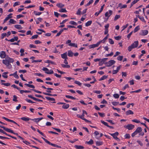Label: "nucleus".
Instances as JSON below:
<instances>
[{"label": "nucleus", "mask_w": 149, "mask_h": 149, "mask_svg": "<svg viewBox=\"0 0 149 149\" xmlns=\"http://www.w3.org/2000/svg\"><path fill=\"white\" fill-rule=\"evenodd\" d=\"M68 55L70 57H72L73 56V53L71 50H70L68 51Z\"/></svg>", "instance_id": "15"}, {"label": "nucleus", "mask_w": 149, "mask_h": 149, "mask_svg": "<svg viewBox=\"0 0 149 149\" xmlns=\"http://www.w3.org/2000/svg\"><path fill=\"white\" fill-rule=\"evenodd\" d=\"M110 134L111 136H112L113 137V138L115 139L116 137H117V136L118 135L119 133L118 132H116L114 133H110Z\"/></svg>", "instance_id": "12"}, {"label": "nucleus", "mask_w": 149, "mask_h": 149, "mask_svg": "<svg viewBox=\"0 0 149 149\" xmlns=\"http://www.w3.org/2000/svg\"><path fill=\"white\" fill-rule=\"evenodd\" d=\"M142 21L144 22H146V21L145 20V19H144V18L143 17L140 16V17L139 18Z\"/></svg>", "instance_id": "47"}, {"label": "nucleus", "mask_w": 149, "mask_h": 149, "mask_svg": "<svg viewBox=\"0 0 149 149\" xmlns=\"http://www.w3.org/2000/svg\"><path fill=\"white\" fill-rule=\"evenodd\" d=\"M74 147L77 149H84V147L83 146L77 145H75L74 146Z\"/></svg>", "instance_id": "19"}, {"label": "nucleus", "mask_w": 149, "mask_h": 149, "mask_svg": "<svg viewBox=\"0 0 149 149\" xmlns=\"http://www.w3.org/2000/svg\"><path fill=\"white\" fill-rule=\"evenodd\" d=\"M101 123H102V124H104L105 125V126H107V127L109 125H108V123H107L104 122V121L103 120H101Z\"/></svg>", "instance_id": "52"}, {"label": "nucleus", "mask_w": 149, "mask_h": 149, "mask_svg": "<svg viewBox=\"0 0 149 149\" xmlns=\"http://www.w3.org/2000/svg\"><path fill=\"white\" fill-rule=\"evenodd\" d=\"M142 130V128L140 127H138L134 132L132 134V137L134 136L135 135H136L138 133H140L141 132Z\"/></svg>", "instance_id": "3"}, {"label": "nucleus", "mask_w": 149, "mask_h": 149, "mask_svg": "<svg viewBox=\"0 0 149 149\" xmlns=\"http://www.w3.org/2000/svg\"><path fill=\"white\" fill-rule=\"evenodd\" d=\"M2 118L3 119L6 120L7 121H9V122H12V123H13V120L8 119L7 118H6L4 117H2Z\"/></svg>", "instance_id": "41"}, {"label": "nucleus", "mask_w": 149, "mask_h": 149, "mask_svg": "<svg viewBox=\"0 0 149 149\" xmlns=\"http://www.w3.org/2000/svg\"><path fill=\"white\" fill-rule=\"evenodd\" d=\"M123 58V56H119L117 58V59L118 60L121 61L122 60Z\"/></svg>", "instance_id": "53"}, {"label": "nucleus", "mask_w": 149, "mask_h": 149, "mask_svg": "<svg viewBox=\"0 0 149 149\" xmlns=\"http://www.w3.org/2000/svg\"><path fill=\"white\" fill-rule=\"evenodd\" d=\"M130 137V135L128 134H127L125 135V139H129Z\"/></svg>", "instance_id": "55"}, {"label": "nucleus", "mask_w": 149, "mask_h": 149, "mask_svg": "<svg viewBox=\"0 0 149 149\" xmlns=\"http://www.w3.org/2000/svg\"><path fill=\"white\" fill-rule=\"evenodd\" d=\"M98 114L101 117H103L104 116V114L103 113H101L99 112H98Z\"/></svg>", "instance_id": "63"}, {"label": "nucleus", "mask_w": 149, "mask_h": 149, "mask_svg": "<svg viewBox=\"0 0 149 149\" xmlns=\"http://www.w3.org/2000/svg\"><path fill=\"white\" fill-rule=\"evenodd\" d=\"M25 100H26V101H27V102H28L29 103H35V102L32 101L31 100H29V99H26Z\"/></svg>", "instance_id": "58"}, {"label": "nucleus", "mask_w": 149, "mask_h": 149, "mask_svg": "<svg viewBox=\"0 0 149 149\" xmlns=\"http://www.w3.org/2000/svg\"><path fill=\"white\" fill-rule=\"evenodd\" d=\"M69 107V105L68 104H66L65 103H64V104L62 106V108L65 109H67Z\"/></svg>", "instance_id": "17"}, {"label": "nucleus", "mask_w": 149, "mask_h": 149, "mask_svg": "<svg viewBox=\"0 0 149 149\" xmlns=\"http://www.w3.org/2000/svg\"><path fill=\"white\" fill-rule=\"evenodd\" d=\"M112 103L113 105L116 106L119 104V102H112Z\"/></svg>", "instance_id": "54"}, {"label": "nucleus", "mask_w": 149, "mask_h": 149, "mask_svg": "<svg viewBox=\"0 0 149 149\" xmlns=\"http://www.w3.org/2000/svg\"><path fill=\"white\" fill-rule=\"evenodd\" d=\"M77 116L78 118H80L81 119L84 120L85 118H84V114L82 113V115H80L79 114L77 115Z\"/></svg>", "instance_id": "18"}, {"label": "nucleus", "mask_w": 149, "mask_h": 149, "mask_svg": "<svg viewBox=\"0 0 149 149\" xmlns=\"http://www.w3.org/2000/svg\"><path fill=\"white\" fill-rule=\"evenodd\" d=\"M126 114L127 115H129L130 114H134L133 112L131 110H129L126 112Z\"/></svg>", "instance_id": "23"}, {"label": "nucleus", "mask_w": 149, "mask_h": 149, "mask_svg": "<svg viewBox=\"0 0 149 149\" xmlns=\"http://www.w3.org/2000/svg\"><path fill=\"white\" fill-rule=\"evenodd\" d=\"M107 59V58H104L102 59H101V60L100 61L102 62V63H104V62L106 61Z\"/></svg>", "instance_id": "44"}, {"label": "nucleus", "mask_w": 149, "mask_h": 149, "mask_svg": "<svg viewBox=\"0 0 149 149\" xmlns=\"http://www.w3.org/2000/svg\"><path fill=\"white\" fill-rule=\"evenodd\" d=\"M148 33V31L147 30H141V32L139 33L140 35L144 36L147 35Z\"/></svg>", "instance_id": "6"}, {"label": "nucleus", "mask_w": 149, "mask_h": 149, "mask_svg": "<svg viewBox=\"0 0 149 149\" xmlns=\"http://www.w3.org/2000/svg\"><path fill=\"white\" fill-rule=\"evenodd\" d=\"M7 35L6 33H3L1 34V38L3 39Z\"/></svg>", "instance_id": "64"}, {"label": "nucleus", "mask_w": 149, "mask_h": 149, "mask_svg": "<svg viewBox=\"0 0 149 149\" xmlns=\"http://www.w3.org/2000/svg\"><path fill=\"white\" fill-rule=\"evenodd\" d=\"M0 57L2 58H5V59L3 60L2 63L6 65L9 68H12V65L10 63H13L14 61V60L8 56H6L5 52L3 51H1L0 52Z\"/></svg>", "instance_id": "1"}, {"label": "nucleus", "mask_w": 149, "mask_h": 149, "mask_svg": "<svg viewBox=\"0 0 149 149\" xmlns=\"http://www.w3.org/2000/svg\"><path fill=\"white\" fill-rule=\"evenodd\" d=\"M45 98L47 100H49L51 101H55V99L53 98L50 97H46Z\"/></svg>", "instance_id": "28"}, {"label": "nucleus", "mask_w": 149, "mask_h": 149, "mask_svg": "<svg viewBox=\"0 0 149 149\" xmlns=\"http://www.w3.org/2000/svg\"><path fill=\"white\" fill-rule=\"evenodd\" d=\"M21 119L25 121H28L29 120H31L30 118H26L25 117H23L21 118Z\"/></svg>", "instance_id": "27"}, {"label": "nucleus", "mask_w": 149, "mask_h": 149, "mask_svg": "<svg viewBox=\"0 0 149 149\" xmlns=\"http://www.w3.org/2000/svg\"><path fill=\"white\" fill-rule=\"evenodd\" d=\"M34 13L36 15H40L41 14V12H37L36 11L34 10Z\"/></svg>", "instance_id": "45"}, {"label": "nucleus", "mask_w": 149, "mask_h": 149, "mask_svg": "<svg viewBox=\"0 0 149 149\" xmlns=\"http://www.w3.org/2000/svg\"><path fill=\"white\" fill-rule=\"evenodd\" d=\"M115 63V61L113 60H111L109 61L108 62H106L105 64L106 65V66L107 67H110Z\"/></svg>", "instance_id": "5"}, {"label": "nucleus", "mask_w": 149, "mask_h": 149, "mask_svg": "<svg viewBox=\"0 0 149 149\" xmlns=\"http://www.w3.org/2000/svg\"><path fill=\"white\" fill-rule=\"evenodd\" d=\"M120 17V16L119 15H115L114 20L115 21L116 20L118 19H119Z\"/></svg>", "instance_id": "50"}, {"label": "nucleus", "mask_w": 149, "mask_h": 149, "mask_svg": "<svg viewBox=\"0 0 149 149\" xmlns=\"http://www.w3.org/2000/svg\"><path fill=\"white\" fill-rule=\"evenodd\" d=\"M109 43L111 45L113 44L114 43L113 41L111 38L109 39Z\"/></svg>", "instance_id": "46"}, {"label": "nucleus", "mask_w": 149, "mask_h": 149, "mask_svg": "<svg viewBox=\"0 0 149 149\" xmlns=\"http://www.w3.org/2000/svg\"><path fill=\"white\" fill-rule=\"evenodd\" d=\"M101 43V41H99L96 44H93L90 45L89 46L90 49L94 48L96 47H97Z\"/></svg>", "instance_id": "8"}, {"label": "nucleus", "mask_w": 149, "mask_h": 149, "mask_svg": "<svg viewBox=\"0 0 149 149\" xmlns=\"http://www.w3.org/2000/svg\"><path fill=\"white\" fill-rule=\"evenodd\" d=\"M69 23L71 24L72 25H77V23L76 22L73 21H70L69 22Z\"/></svg>", "instance_id": "48"}, {"label": "nucleus", "mask_w": 149, "mask_h": 149, "mask_svg": "<svg viewBox=\"0 0 149 149\" xmlns=\"http://www.w3.org/2000/svg\"><path fill=\"white\" fill-rule=\"evenodd\" d=\"M135 43H136V45L135 46H133V45L134 44H132L130 46H129L128 48V50L129 52H130L134 48L136 47V45L137 44V42H135Z\"/></svg>", "instance_id": "10"}, {"label": "nucleus", "mask_w": 149, "mask_h": 149, "mask_svg": "<svg viewBox=\"0 0 149 149\" xmlns=\"http://www.w3.org/2000/svg\"><path fill=\"white\" fill-rule=\"evenodd\" d=\"M103 143L102 142L97 141L96 142V144L97 146H100Z\"/></svg>", "instance_id": "42"}, {"label": "nucleus", "mask_w": 149, "mask_h": 149, "mask_svg": "<svg viewBox=\"0 0 149 149\" xmlns=\"http://www.w3.org/2000/svg\"><path fill=\"white\" fill-rule=\"evenodd\" d=\"M9 22L11 24H15L16 23V22L13 19H11L9 20Z\"/></svg>", "instance_id": "33"}, {"label": "nucleus", "mask_w": 149, "mask_h": 149, "mask_svg": "<svg viewBox=\"0 0 149 149\" xmlns=\"http://www.w3.org/2000/svg\"><path fill=\"white\" fill-rule=\"evenodd\" d=\"M20 92L21 94H23V93H30L31 92V91H30L21 90L20 91Z\"/></svg>", "instance_id": "30"}, {"label": "nucleus", "mask_w": 149, "mask_h": 149, "mask_svg": "<svg viewBox=\"0 0 149 149\" xmlns=\"http://www.w3.org/2000/svg\"><path fill=\"white\" fill-rule=\"evenodd\" d=\"M0 127L1 128H3L4 130L5 131H6L7 132H10L12 133H13V134L16 135L17 136H18V133H14L13 130H12L10 129H8V128H6L2 125H0Z\"/></svg>", "instance_id": "2"}, {"label": "nucleus", "mask_w": 149, "mask_h": 149, "mask_svg": "<svg viewBox=\"0 0 149 149\" xmlns=\"http://www.w3.org/2000/svg\"><path fill=\"white\" fill-rule=\"evenodd\" d=\"M19 73H26V70H20L19 71Z\"/></svg>", "instance_id": "60"}, {"label": "nucleus", "mask_w": 149, "mask_h": 149, "mask_svg": "<svg viewBox=\"0 0 149 149\" xmlns=\"http://www.w3.org/2000/svg\"><path fill=\"white\" fill-rule=\"evenodd\" d=\"M43 118H37L32 119L31 120L34 122L37 123L39 122L41 120H42V119H43Z\"/></svg>", "instance_id": "16"}, {"label": "nucleus", "mask_w": 149, "mask_h": 149, "mask_svg": "<svg viewBox=\"0 0 149 149\" xmlns=\"http://www.w3.org/2000/svg\"><path fill=\"white\" fill-rule=\"evenodd\" d=\"M119 7H120V8L122 9L123 8H125L127 7L126 5H122L121 3H119L118 5Z\"/></svg>", "instance_id": "22"}, {"label": "nucleus", "mask_w": 149, "mask_h": 149, "mask_svg": "<svg viewBox=\"0 0 149 149\" xmlns=\"http://www.w3.org/2000/svg\"><path fill=\"white\" fill-rule=\"evenodd\" d=\"M61 55L62 58L64 59H68L67 52L61 54Z\"/></svg>", "instance_id": "14"}, {"label": "nucleus", "mask_w": 149, "mask_h": 149, "mask_svg": "<svg viewBox=\"0 0 149 149\" xmlns=\"http://www.w3.org/2000/svg\"><path fill=\"white\" fill-rule=\"evenodd\" d=\"M114 38L117 40H119L121 39V37L120 36H116L114 37Z\"/></svg>", "instance_id": "61"}, {"label": "nucleus", "mask_w": 149, "mask_h": 149, "mask_svg": "<svg viewBox=\"0 0 149 149\" xmlns=\"http://www.w3.org/2000/svg\"><path fill=\"white\" fill-rule=\"evenodd\" d=\"M42 70L44 71H45V72L48 74H51L53 73L54 72L52 70H50L49 71V69L46 68L44 67Z\"/></svg>", "instance_id": "4"}, {"label": "nucleus", "mask_w": 149, "mask_h": 149, "mask_svg": "<svg viewBox=\"0 0 149 149\" xmlns=\"http://www.w3.org/2000/svg\"><path fill=\"white\" fill-rule=\"evenodd\" d=\"M42 138L48 144H49L51 145L52 146H53L54 147H57V145L51 143L49 141H48L46 139H45L43 137H42Z\"/></svg>", "instance_id": "7"}, {"label": "nucleus", "mask_w": 149, "mask_h": 149, "mask_svg": "<svg viewBox=\"0 0 149 149\" xmlns=\"http://www.w3.org/2000/svg\"><path fill=\"white\" fill-rule=\"evenodd\" d=\"M107 77V76L104 75L99 79V81H102L106 79Z\"/></svg>", "instance_id": "38"}, {"label": "nucleus", "mask_w": 149, "mask_h": 149, "mask_svg": "<svg viewBox=\"0 0 149 149\" xmlns=\"http://www.w3.org/2000/svg\"><path fill=\"white\" fill-rule=\"evenodd\" d=\"M125 127L127 128L129 130H132L134 128V125L132 124H129L126 125V126H125Z\"/></svg>", "instance_id": "9"}, {"label": "nucleus", "mask_w": 149, "mask_h": 149, "mask_svg": "<svg viewBox=\"0 0 149 149\" xmlns=\"http://www.w3.org/2000/svg\"><path fill=\"white\" fill-rule=\"evenodd\" d=\"M18 38V37L17 36L14 37L13 38H12L10 40H9L8 41H10L11 42H13L15 41H17Z\"/></svg>", "instance_id": "13"}, {"label": "nucleus", "mask_w": 149, "mask_h": 149, "mask_svg": "<svg viewBox=\"0 0 149 149\" xmlns=\"http://www.w3.org/2000/svg\"><path fill=\"white\" fill-rule=\"evenodd\" d=\"M93 2V0H90L89 2L85 5L86 6H88L92 4Z\"/></svg>", "instance_id": "43"}, {"label": "nucleus", "mask_w": 149, "mask_h": 149, "mask_svg": "<svg viewBox=\"0 0 149 149\" xmlns=\"http://www.w3.org/2000/svg\"><path fill=\"white\" fill-rule=\"evenodd\" d=\"M17 97L16 95H14L13 96V101L16 102H17L18 100H17Z\"/></svg>", "instance_id": "37"}, {"label": "nucleus", "mask_w": 149, "mask_h": 149, "mask_svg": "<svg viewBox=\"0 0 149 149\" xmlns=\"http://www.w3.org/2000/svg\"><path fill=\"white\" fill-rule=\"evenodd\" d=\"M93 92L94 93H95L97 94H100L101 93V91H94Z\"/></svg>", "instance_id": "62"}, {"label": "nucleus", "mask_w": 149, "mask_h": 149, "mask_svg": "<svg viewBox=\"0 0 149 149\" xmlns=\"http://www.w3.org/2000/svg\"><path fill=\"white\" fill-rule=\"evenodd\" d=\"M140 0H134L131 3V5L130 6V8L133 5L135 4L138 1H139Z\"/></svg>", "instance_id": "29"}, {"label": "nucleus", "mask_w": 149, "mask_h": 149, "mask_svg": "<svg viewBox=\"0 0 149 149\" xmlns=\"http://www.w3.org/2000/svg\"><path fill=\"white\" fill-rule=\"evenodd\" d=\"M38 37V35H35L34 36H32L31 38V39H34L37 38Z\"/></svg>", "instance_id": "56"}, {"label": "nucleus", "mask_w": 149, "mask_h": 149, "mask_svg": "<svg viewBox=\"0 0 149 149\" xmlns=\"http://www.w3.org/2000/svg\"><path fill=\"white\" fill-rule=\"evenodd\" d=\"M68 45L72 46L74 47L77 48L78 47L77 45V44L75 43H70Z\"/></svg>", "instance_id": "20"}, {"label": "nucleus", "mask_w": 149, "mask_h": 149, "mask_svg": "<svg viewBox=\"0 0 149 149\" xmlns=\"http://www.w3.org/2000/svg\"><path fill=\"white\" fill-rule=\"evenodd\" d=\"M74 83L77 84H78L80 86L81 85V83L77 81H75Z\"/></svg>", "instance_id": "57"}, {"label": "nucleus", "mask_w": 149, "mask_h": 149, "mask_svg": "<svg viewBox=\"0 0 149 149\" xmlns=\"http://www.w3.org/2000/svg\"><path fill=\"white\" fill-rule=\"evenodd\" d=\"M65 97L67 98L71 99H72L73 100H75L76 99L74 97L72 96L69 95H66Z\"/></svg>", "instance_id": "34"}, {"label": "nucleus", "mask_w": 149, "mask_h": 149, "mask_svg": "<svg viewBox=\"0 0 149 149\" xmlns=\"http://www.w3.org/2000/svg\"><path fill=\"white\" fill-rule=\"evenodd\" d=\"M132 121L136 123H140L139 120H138L137 119H134L132 120Z\"/></svg>", "instance_id": "59"}, {"label": "nucleus", "mask_w": 149, "mask_h": 149, "mask_svg": "<svg viewBox=\"0 0 149 149\" xmlns=\"http://www.w3.org/2000/svg\"><path fill=\"white\" fill-rule=\"evenodd\" d=\"M24 85L30 88H35L34 86L33 85H31V84H25Z\"/></svg>", "instance_id": "31"}, {"label": "nucleus", "mask_w": 149, "mask_h": 149, "mask_svg": "<svg viewBox=\"0 0 149 149\" xmlns=\"http://www.w3.org/2000/svg\"><path fill=\"white\" fill-rule=\"evenodd\" d=\"M93 141L92 139H90V140L88 141H86L85 142V143H87L90 145L93 144Z\"/></svg>", "instance_id": "25"}, {"label": "nucleus", "mask_w": 149, "mask_h": 149, "mask_svg": "<svg viewBox=\"0 0 149 149\" xmlns=\"http://www.w3.org/2000/svg\"><path fill=\"white\" fill-rule=\"evenodd\" d=\"M81 8H79L76 14L77 15H80L81 14Z\"/></svg>", "instance_id": "26"}, {"label": "nucleus", "mask_w": 149, "mask_h": 149, "mask_svg": "<svg viewBox=\"0 0 149 149\" xmlns=\"http://www.w3.org/2000/svg\"><path fill=\"white\" fill-rule=\"evenodd\" d=\"M45 62L47 63H51L53 64H55V63L54 62L49 60H47L46 61H45Z\"/></svg>", "instance_id": "40"}, {"label": "nucleus", "mask_w": 149, "mask_h": 149, "mask_svg": "<svg viewBox=\"0 0 149 149\" xmlns=\"http://www.w3.org/2000/svg\"><path fill=\"white\" fill-rule=\"evenodd\" d=\"M56 6L57 7L60 8H62L64 6V4H63L61 3H57L56 5Z\"/></svg>", "instance_id": "24"}, {"label": "nucleus", "mask_w": 149, "mask_h": 149, "mask_svg": "<svg viewBox=\"0 0 149 149\" xmlns=\"http://www.w3.org/2000/svg\"><path fill=\"white\" fill-rule=\"evenodd\" d=\"M1 84L6 86H10V84L9 83H1Z\"/></svg>", "instance_id": "49"}, {"label": "nucleus", "mask_w": 149, "mask_h": 149, "mask_svg": "<svg viewBox=\"0 0 149 149\" xmlns=\"http://www.w3.org/2000/svg\"><path fill=\"white\" fill-rule=\"evenodd\" d=\"M140 29V28H139V26H136L134 29V33H136V32L137 31L139 30Z\"/></svg>", "instance_id": "35"}, {"label": "nucleus", "mask_w": 149, "mask_h": 149, "mask_svg": "<svg viewBox=\"0 0 149 149\" xmlns=\"http://www.w3.org/2000/svg\"><path fill=\"white\" fill-rule=\"evenodd\" d=\"M113 96L116 98H118L119 97V95L118 94L116 93L113 95Z\"/></svg>", "instance_id": "51"}, {"label": "nucleus", "mask_w": 149, "mask_h": 149, "mask_svg": "<svg viewBox=\"0 0 149 149\" xmlns=\"http://www.w3.org/2000/svg\"><path fill=\"white\" fill-rule=\"evenodd\" d=\"M120 67L121 65H120V66L117 67L116 70H113L112 71L113 74H116L118 72L119 70L120 69Z\"/></svg>", "instance_id": "11"}, {"label": "nucleus", "mask_w": 149, "mask_h": 149, "mask_svg": "<svg viewBox=\"0 0 149 149\" xmlns=\"http://www.w3.org/2000/svg\"><path fill=\"white\" fill-rule=\"evenodd\" d=\"M59 12L61 13H65L67 12L65 8H61L59 10Z\"/></svg>", "instance_id": "39"}, {"label": "nucleus", "mask_w": 149, "mask_h": 149, "mask_svg": "<svg viewBox=\"0 0 149 149\" xmlns=\"http://www.w3.org/2000/svg\"><path fill=\"white\" fill-rule=\"evenodd\" d=\"M14 26L16 28L18 29H21L22 28L21 25L19 24L15 25Z\"/></svg>", "instance_id": "21"}, {"label": "nucleus", "mask_w": 149, "mask_h": 149, "mask_svg": "<svg viewBox=\"0 0 149 149\" xmlns=\"http://www.w3.org/2000/svg\"><path fill=\"white\" fill-rule=\"evenodd\" d=\"M17 71H16L15 72H14L13 73V74H14L13 76L15 78H16L17 79H18L19 78V77L17 75Z\"/></svg>", "instance_id": "36"}, {"label": "nucleus", "mask_w": 149, "mask_h": 149, "mask_svg": "<svg viewBox=\"0 0 149 149\" xmlns=\"http://www.w3.org/2000/svg\"><path fill=\"white\" fill-rule=\"evenodd\" d=\"M92 23L91 21H89L86 23L85 26H90Z\"/></svg>", "instance_id": "32"}]
</instances>
